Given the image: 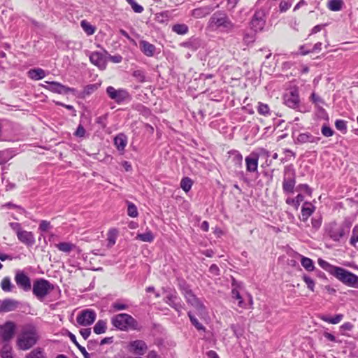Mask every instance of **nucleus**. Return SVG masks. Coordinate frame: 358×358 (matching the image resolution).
I'll use <instances>...</instances> for the list:
<instances>
[{"mask_svg": "<svg viewBox=\"0 0 358 358\" xmlns=\"http://www.w3.org/2000/svg\"><path fill=\"white\" fill-rule=\"evenodd\" d=\"M358 243V224L355 225L352 229V236L350 240V243L352 246H355Z\"/></svg>", "mask_w": 358, "mask_h": 358, "instance_id": "nucleus-48", "label": "nucleus"}, {"mask_svg": "<svg viewBox=\"0 0 358 358\" xmlns=\"http://www.w3.org/2000/svg\"><path fill=\"white\" fill-rule=\"evenodd\" d=\"M1 358H13L12 355V348L8 344H5L1 352Z\"/></svg>", "mask_w": 358, "mask_h": 358, "instance_id": "nucleus-47", "label": "nucleus"}, {"mask_svg": "<svg viewBox=\"0 0 358 358\" xmlns=\"http://www.w3.org/2000/svg\"><path fill=\"white\" fill-rule=\"evenodd\" d=\"M187 315L189 318L191 324L198 331H202L203 332H205L206 331V328L201 322H199L198 319L195 317V315L191 311H189L187 313Z\"/></svg>", "mask_w": 358, "mask_h": 358, "instance_id": "nucleus-32", "label": "nucleus"}, {"mask_svg": "<svg viewBox=\"0 0 358 358\" xmlns=\"http://www.w3.org/2000/svg\"><path fill=\"white\" fill-rule=\"evenodd\" d=\"M19 303L16 300L7 299L3 301L0 300V312H10L15 310L18 307Z\"/></svg>", "mask_w": 358, "mask_h": 358, "instance_id": "nucleus-19", "label": "nucleus"}, {"mask_svg": "<svg viewBox=\"0 0 358 358\" xmlns=\"http://www.w3.org/2000/svg\"><path fill=\"white\" fill-rule=\"evenodd\" d=\"M114 144L118 150H123L127 145V138L122 134H118L114 138Z\"/></svg>", "mask_w": 358, "mask_h": 358, "instance_id": "nucleus-30", "label": "nucleus"}, {"mask_svg": "<svg viewBox=\"0 0 358 358\" xmlns=\"http://www.w3.org/2000/svg\"><path fill=\"white\" fill-rule=\"evenodd\" d=\"M70 340L73 343V344L78 348L80 352L83 355L84 358H90V354L86 351L85 348L80 345L76 340V336L72 333H69V335Z\"/></svg>", "mask_w": 358, "mask_h": 358, "instance_id": "nucleus-37", "label": "nucleus"}, {"mask_svg": "<svg viewBox=\"0 0 358 358\" xmlns=\"http://www.w3.org/2000/svg\"><path fill=\"white\" fill-rule=\"evenodd\" d=\"M26 358H46V355L43 349L37 348L28 353Z\"/></svg>", "mask_w": 358, "mask_h": 358, "instance_id": "nucleus-40", "label": "nucleus"}, {"mask_svg": "<svg viewBox=\"0 0 358 358\" xmlns=\"http://www.w3.org/2000/svg\"><path fill=\"white\" fill-rule=\"evenodd\" d=\"M16 326L13 322L8 321L0 326V336L3 341H10L15 334Z\"/></svg>", "mask_w": 358, "mask_h": 358, "instance_id": "nucleus-13", "label": "nucleus"}, {"mask_svg": "<svg viewBox=\"0 0 358 358\" xmlns=\"http://www.w3.org/2000/svg\"><path fill=\"white\" fill-rule=\"evenodd\" d=\"M55 104L57 105V106H63L65 108L69 110H71L73 112V116H76V110H75L74 107L71 105H67V104H65V103H63L62 102H59V101H55Z\"/></svg>", "mask_w": 358, "mask_h": 358, "instance_id": "nucleus-58", "label": "nucleus"}, {"mask_svg": "<svg viewBox=\"0 0 358 358\" xmlns=\"http://www.w3.org/2000/svg\"><path fill=\"white\" fill-rule=\"evenodd\" d=\"M28 77L34 80H38L41 79H43L45 77L46 73L45 71L41 69V68H36V69H30L27 72Z\"/></svg>", "mask_w": 358, "mask_h": 358, "instance_id": "nucleus-26", "label": "nucleus"}, {"mask_svg": "<svg viewBox=\"0 0 358 358\" xmlns=\"http://www.w3.org/2000/svg\"><path fill=\"white\" fill-rule=\"evenodd\" d=\"M45 83H47V85L42 84L41 87L43 89L52 92L53 93L64 94H68L69 92L75 93L76 92V90L74 88L64 85L62 83L56 81H45Z\"/></svg>", "mask_w": 358, "mask_h": 358, "instance_id": "nucleus-10", "label": "nucleus"}, {"mask_svg": "<svg viewBox=\"0 0 358 358\" xmlns=\"http://www.w3.org/2000/svg\"><path fill=\"white\" fill-rule=\"evenodd\" d=\"M148 350L146 343L143 341H136V355H143Z\"/></svg>", "mask_w": 358, "mask_h": 358, "instance_id": "nucleus-42", "label": "nucleus"}, {"mask_svg": "<svg viewBox=\"0 0 358 358\" xmlns=\"http://www.w3.org/2000/svg\"><path fill=\"white\" fill-rule=\"evenodd\" d=\"M297 189L301 192H305L308 196H312V189L307 184H299L297 186Z\"/></svg>", "mask_w": 358, "mask_h": 358, "instance_id": "nucleus-52", "label": "nucleus"}, {"mask_svg": "<svg viewBox=\"0 0 358 358\" xmlns=\"http://www.w3.org/2000/svg\"><path fill=\"white\" fill-rule=\"evenodd\" d=\"M192 185V180L187 177L183 178L180 181V187L186 193L191 189Z\"/></svg>", "mask_w": 358, "mask_h": 358, "instance_id": "nucleus-45", "label": "nucleus"}, {"mask_svg": "<svg viewBox=\"0 0 358 358\" xmlns=\"http://www.w3.org/2000/svg\"><path fill=\"white\" fill-rule=\"evenodd\" d=\"M119 231L115 228H110L106 234L107 248H111L116 243Z\"/></svg>", "mask_w": 358, "mask_h": 358, "instance_id": "nucleus-23", "label": "nucleus"}, {"mask_svg": "<svg viewBox=\"0 0 358 358\" xmlns=\"http://www.w3.org/2000/svg\"><path fill=\"white\" fill-rule=\"evenodd\" d=\"M192 16L194 18L199 19L206 17L209 13L207 8H198L192 10Z\"/></svg>", "mask_w": 358, "mask_h": 358, "instance_id": "nucleus-41", "label": "nucleus"}, {"mask_svg": "<svg viewBox=\"0 0 358 358\" xmlns=\"http://www.w3.org/2000/svg\"><path fill=\"white\" fill-rule=\"evenodd\" d=\"M259 154L257 152H251L245 159L246 171L248 172L254 173L257 171L258 162H259Z\"/></svg>", "mask_w": 358, "mask_h": 358, "instance_id": "nucleus-18", "label": "nucleus"}, {"mask_svg": "<svg viewBox=\"0 0 358 358\" xmlns=\"http://www.w3.org/2000/svg\"><path fill=\"white\" fill-rule=\"evenodd\" d=\"M164 301L171 308L176 310L180 315L184 308L180 298L178 296L176 292H169L165 297Z\"/></svg>", "mask_w": 358, "mask_h": 358, "instance_id": "nucleus-14", "label": "nucleus"}, {"mask_svg": "<svg viewBox=\"0 0 358 358\" xmlns=\"http://www.w3.org/2000/svg\"><path fill=\"white\" fill-rule=\"evenodd\" d=\"M234 28V24L227 13L222 11L215 12L209 18L206 29L210 31L229 32Z\"/></svg>", "mask_w": 358, "mask_h": 358, "instance_id": "nucleus-1", "label": "nucleus"}, {"mask_svg": "<svg viewBox=\"0 0 358 358\" xmlns=\"http://www.w3.org/2000/svg\"><path fill=\"white\" fill-rule=\"evenodd\" d=\"M344 2L343 0H329L327 8L331 11H339L342 10Z\"/></svg>", "mask_w": 358, "mask_h": 358, "instance_id": "nucleus-31", "label": "nucleus"}, {"mask_svg": "<svg viewBox=\"0 0 358 358\" xmlns=\"http://www.w3.org/2000/svg\"><path fill=\"white\" fill-rule=\"evenodd\" d=\"M53 289L54 285L44 278L36 279L32 287L33 294L40 301H42Z\"/></svg>", "mask_w": 358, "mask_h": 358, "instance_id": "nucleus-5", "label": "nucleus"}, {"mask_svg": "<svg viewBox=\"0 0 358 358\" xmlns=\"http://www.w3.org/2000/svg\"><path fill=\"white\" fill-rule=\"evenodd\" d=\"M303 199L304 196L301 194H299L295 198H287L285 201L287 204L294 206L297 210Z\"/></svg>", "mask_w": 358, "mask_h": 358, "instance_id": "nucleus-33", "label": "nucleus"}, {"mask_svg": "<svg viewBox=\"0 0 358 358\" xmlns=\"http://www.w3.org/2000/svg\"><path fill=\"white\" fill-rule=\"evenodd\" d=\"M96 318V314L94 310L85 309L77 315L76 321L79 325L87 327L92 324Z\"/></svg>", "mask_w": 358, "mask_h": 358, "instance_id": "nucleus-11", "label": "nucleus"}, {"mask_svg": "<svg viewBox=\"0 0 358 358\" xmlns=\"http://www.w3.org/2000/svg\"><path fill=\"white\" fill-rule=\"evenodd\" d=\"M292 5V1L290 0H281L279 3V11L280 13L287 12Z\"/></svg>", "mask_w": 358, "mask_h": 358, "instance_id": "nucleus-46", "label": "nucleus"}, {"mask_svg": "<svg viewBox=\"0 0 358 358\" xmlns=\"http://www.w3.org/2000/svg\"><path fill=\"white\" fill-rule=\"evenodd\" d=\"M106 94L110 99L118 104L128 102L132 99L131 96L126 90L115 89L113 86L107 87Z\"/></svg>", "mask_w": 358, "mask_h": 358, "instance_id": "nucleus-7", "label": "nucleus"}, {"mask_svg": "<svg viewBox=\"0 0 358 358\" xmlns=\"http://www.w3.org/2000/svg\"><path fill=\"white\" fill-rule=\"evenodd\" d=\"M315 208L310 202H305L301 208V220L306 222L314 213Z\"/></svg>", "mask_w": 358, "mask_h": 358, "instance_id": "nucleus-24", "label": "nucleus"}, {"mask_svg": "<svg viewBox=\"0 0 358 358\" xmlns=\"http://www.w3.org/2000/svg\"><path fill=\"white\" fill-rule=\"evenodd\" d=\"M9 224L11 229L16 233L17 236L18 233L21 232L23 230L21 227L20 224L18 222H10Z\"/></svg>", "mask_w": 358, "mask_h": 358, "instance_id": "nucleus-57", "label": "nucleus"}, {"mask_svg": "<svg viewBox=\"0 0 358 358\" xmlns=\"http://www.w3.org/2000/svg\"><path fill=\"white\" fill-rule=\"evenodd\" d=\"M311 224H312V227L315 229H318L321 224H322V220L321 219H315V218H313L311 220Z\"/></svg>", "mask_w": 358, "mask_h": 358, "instance_id": "nucleus-64", "label": "nucleus"}, {"mask_svg": "<svg viewBox=\"0 0 358 358\" xmlns=\"http://www.w3.org/2000/svg\"><path fill=\"white\" fill-rule=\"evenodd\" d=\"M38 338L35 327L31 324L24 325L17 336V346L20 350H27L36 343Z\"/></svg>", "mask_w": 358, "mask_h": 358, "instance_id": "nucleus-2", "label": "nucleus"}, {"mask_svg": "<svg viewBox=\"0 0 358 358\" xmlns=\"http://www.w3.org/2000/svg\"><path fill=\"white\" fill-rule=\"evenodd\" d=\"M321 132H322V135L326 137H330L334 135L333 129L331 127L326 126V125L322 126Z\"/></svg>", "mask_w": 358, "mask_h": 358, "instance_id": "nucleus-53", "label": "nucleus"}, {"mask_svg": "<svg viewBox=\"0 0 358 358\" xmlns=\"http://www.w3.org/2000/svg\"><path fill=\"white\" fill-rule=\"evenodd\" d=\"M80 334L85 340H87L91 334V329H82L80 330Z\"/></svg>", "mask_w": 358, "mask_h": 358, "instance_id": "nucleus-61", "label": "nucleus"}, {"mask_svg": "<svg viewBox=\"0 0 358 358\" xmlns=\"http://www.w3.org/2000/svg\"><path fill=\"white\" fill-rule=\"evenodd\" d=\"M296 184V173L293 165L286 166L284 169L282 190L285 193L292 194Z\"/></svg>", "mask_w": 358, "mask_h": 358, "instance_id": "nucleus-6", "label": "nucleus"}, {"mask_svg": "<svg viewBox=\"0 0 358 358\" xmlns=\"http://www.w3.org/2000/svg\"><path fill=\"white\" fill-rule=\"evenodd\" d=\"M127 305L120 303V302H115L111 306V308L114 311L124 310L127 308Z\"/></svg>", "mask_w": 358, "mask_h": 358, "instance_id": "nucleus-55", "label": "nucleus"}, {"mask_svg": "<svg viewBox=\"0 0 358 358\" xmlns=\"http://www.w3.org/2000/svg\"><path fill=\"white\" fill-rule=\"evenodd\" d=\"M138 237L143 241H145V242H151L153 241V236L151 233H145V234H138Z\"/></svg>", "mask_w": 358, "mask_h": 358, "instance_id": "nucleus-54", "label": "nucleus"}, {"mask_svg": "<svg viewBox=\"0 0 358 358\" xmlns=\"http://www.w3.org/2000/svg\"><path fill=\"white\" fill-rule=\"evenodd\" d=\"M20 242L27 245H32L35 243V238L32 232L22 230L17 236Z\"/></svg>", "mask_w": 358, "mask_h": 358, "instance_id": "nucleus-20", "label": "nucleus"}, {"mask_svg": "<svg viewBox=\"0 0 358 358\" xmlns=\"http://www.w3.org/2000/svg\"><path fill=\"white\" fill-rule=\"evenodd\" d=\"M318 264L320 265V267H322L323 269H324L326 271H327L331 275H333L334 271L337 267L336 266H334L329 263L328 262L322 259H318Z\"/></svg>", "mask_w": 358, "mask_h": 358, "instance_id": "nucleus-39", "label": "nucleus"}, {"mask_svg": "<svg viewBox=\"0 0 358 358\" xmlns=\"http://www.w3.org/2000/svg\"><path fill=\"white\" fill-rule=\"evenodd\" d=\"M141 50L148 57H152L155 54V47L154 45L145 41H141L140 42Z\"/></svg>", "mask_w": 358, "mask_h": 358, "instance_id": "nucleus-25", "label": "nucleus"}, {"mask_svg": "<svg viewBox=\"0 0 358 358\" xmlns=\"http://www.w3.org/2000/svg\"><path fill=\"white\" fill-rule=\"evenodd\" d=\"M13 285L11 283L9 277H4L1 282V287L3 291L6 292H10L12 291Z\"/></svg>", "mask_w": 358, "mask_h": 358, "instance_id": "nucleus-44", "label": "nucleus"}, {"mask_svg": "<svg viewBox=\"0 0 358 358\" xmlns=\"http://www.w3.org/2000/svg\"><path fill=\"white\" fill-rule=\"evenodd\" d=\"M350 226L343 222L338 224L336 222L329 223L325 228L326 234L334 241L338 242L349 232Z\"/></svg>", "mask_w": 358, "mask_h": 358, "instance_id": "nucleus-4", "label": "nucleus"}, {"mask_svg": "<svg viewBox=\"0 0 358 358\" xmlns=\"http://www.w3.org/2000/svg\"><path fill=\"white\" fill-rule=\"evenodd\" d=\"M55 247L60 251L69 254L71 251L76 250L77 246L70 242H61L55 245Z\"/></svg>", "mask_w": 358, "mask_h": 358, "instance_id": "nucleus-27", "label": "nucleus"}, {"mask_svg": "<svg viewBox=\"0 0 358 358\" xmlns=\"http://www.w3.org/2000/svg\"><path fill=\"white\" fill-rule=\"evenodd\" d=\"M108 59L113 63H120L122 61V57L120 55H109Z\"/></svg>", "mask_w": 358, "mask_h": 358, "instance_id": "nucleus-60", "label": "nucleus"}, {"mask_svg": "<svg viewBox=\"0 0 358 358\" xmlns=\"http://www.w3.org/2000/svg\"><path fill=\"white\" fill-rule=\"evenodd\" d=\"M90 62L101 70L106 68L107 62L104 55L98 51L91 52L90 57Z\"/></svg>", "mask_w": 358, "mask_h": 358, "instance_id": "nucleus-16", "label": "nucleus"}, {"mask_svg": "<svg viewBox=\"0 0 358 358\" xmlns=\"http://www.w3.org/2000/svg\"><path fill=\"white\" fill-rule=\"evenodd\" d=\"M94 332L96 334H104L107 329V322L106 320H99L94 326Z\"/></svg>", "mask_w": 358, "mask_h": 358, "instance_id": "nucleus-35", "label": "nucleus"}, {"mask_svg": "<svg viewBox=\"0 0 358 358\" xmlns=\"http://www.w3.org/2000/svg\"><path fill=\"white\" fill-rule=\"evenodd\" d=\"M303 280L306 282L307 287L312 292L315 290V282L314 280L308 275H303Z\"/></svg>", "mask_w": 358, "mask_h": 358, "instance_id": "nucleus-51", "label": "nucleus"}, {"mask_svg": "<svg viewBox=\"0 0 358 358\" xmlns=\"http://www.w3.org/2000/svg\"><path fill=\"white\" fill-rule=\"evenodd\" d=\"M14 279L19 288L22 289L24 292H29L31 290V279L23 271H17L15 273Z\"/></svg>", "mask_w": 358, "mask_h": 358, "instance_id": "nucleus-15", "label": "nucleus"}, {"mask_svg": "<svg viewBox=\"0 0 358 358\" xmlns=\"http://www.w3.org/2000/svg\"><path fill=\"white\" fill-rule=\"evenodd\" d=\"M75 136L78 137H83L85 134V129L83 127V125L79 124L77 127L76 131H75Z\"/></svg>", "mask_w": 358, "mask_h": 358, "instance_id": "nucleus-59", "label": "nucleus"}, {"mask_svg": "<svg viewBox=\"0 0 358 358\" xmlns=\"http://www.w3.org/2000/svg\"><path fill=\"white\" fill-rule=\"evenodd\" d=\"M320 140V137H315L313 136L310 133L306 132V133H301L298 135L296 137V143L300 144H303L306 143H318L319 141Z\"/></svg>", "mask_w": 358, "mask_h": 358, "instance_id": "nucleus-21", "label": "nucleus"}, {"mask_svg": "<svg viewBox=\"0 0 358 358\" xmlns=\"http://www.w3.org/2000/svg\"><path fill=\"white\" fill-rule=\"evenodd\" d=\"M266 11L263 9H259L255 11L251 21L250 27L255 32L263 31L266 24Z\"/></svg>", "mask_w": 358, "mask_h": 358, "instance_id": "nucleus-9", "label": "nucleus"}, {"mask_svg": "<svg viewBox=\"0 0 358 358\" xmlns=\"http://www.w3.org/2000/svg\"><path fill=\"white\" fill-rule=\"evenodd\" d=\"M232 289H231V297L238 300V306L241 308H246V303L243 300V298L240 294L239 287L240 285L237 284L235 281L232 282Z\"/></svg>", "mask_w": 358, "mask_h": 358, "instance_id": "nucleus-22", "label": "nucleus"}, {"mask_svg": "<svg viewBox=\"0 0 358 358\" xmlns=\"http://www.w3.org/2000/svg\"><path fill=\"white\" fill-rule=\"evenodd\" d=\"M172 31L179 35H185L188 33L189 28L185 24H176L172 26Z\"/></svg>", "mask_w": 358, "mask_h": 358, "instance_id": "nucleus-38", "label": "nucleus"}, {"mask_svg": "<svg viewBox=\"0 0 358 358\" xmlns=\"http://www.w3.org/2000/svg\"><path fill=\"white\" fill-rule=\"evenodd\" d=\"M285 104L291 108H296L299 105V95L297 89H292L285 96Z\"/></svg>", "mask_w": 358, "mask_h": 358, "instance_id": "nucleus-17", "label": "nucleus"}, {"mask_svg": "<svg viewBox=\"0 0 358 358\" xmlns=\"http://www.w3.org/2000/svg\"><path fill=\"white\" fill-rule=\"evenodd\" d=\"M335 127L338 130L343 133H345L347 131V124L345 120H336L335 122Z\"/></svg>", "mask_w": 358, "mask_h": 358, "instance_id": "nucleus-50", "label": "nucleus"}, {"mask_svg": "<svg viewBox=\"0 0 358 358\" xmlns=\"http://www.w3.org/2000/svg\"><path fill=\"white\" fill-rule=\"evenodd\" d=\"M354 325L350 322H345L340 327L341 329L344 331H351Z\"/></svg>", "mask_w": 358, "mask_h": 358, "instance_id": "nucleus-63", "label": "nucleus"}, {"mask_svg": "<svg viewBox=\"0 0 358 358\" xmlns=\"http://www.w3.org/2000/svg\"><path fill=\"white\" fill-rule=\"evenodd\" d=\"M80 27H82V29H83V31L87 36L93 35L96 30V27L91 24L86 20H81Z\"/></svg>", "mask_w": 358, "mask_h": 358, "instance_id": "nucleus-29", "label": "nucleus"}, {"mask_svg": "<svg viewBox=\"0 0 358 358\" xmlns=\"http://www.w3.org/2000/svg\"><path fill=\"white\" fill-rule=\"evenodd\" d=\"M133 317L126 313H120L111 318L112 324L117 329L122 331L127 330L133 323Z\"/></svg>", "mask_w": 358, "mask_h": 358, "instance_id": "nucleus-8", "label": "nucleus"}, {"mask_svg": "<svg viewBox=\"0 0 358 358\" xmlns=\"http://www.w3.org/2000/svg\"><path fill=\"white\" fill-rule=\"evenodd\" d=\"M243 43L249 45L255 42V34L253 33H245L243 38Z\"/></svg>", "mask_w": 358, "mask_h": 358, "instance_id": "nucleus-49", "label": "nucleus"}, {"mask_svg": "<svg viewBox=\"0 0 358 358\" xmlns=\"http://www.w3.org/2000/svg\"><path fill=\"white\" fill-rule=\"evenodd\" d=\"M333 275L345 285L350 287L355 274L342 267L337 266Z\"/></svg>", "mask_w": 358, "mask_h": 358, "instance_id": "nucleus-12", "label": "nucleus"}, {"mask_svg": "<svg viewBox=\"0 0 358 358\" xmlns=\"http://www.w3.org/2000/svg\"><path fill=\"white\" fill-rule=\"evenodd\" d=\"M186 302L194 308L196 314L201 318L205 319L208 315L206 307L190 289H184L182 292Z\"/></svg>", "mask_w": 358, "mask_h": 358, "instance_id": "nucleus-3", "label": "nucleus"}, {"mask_svg": "<svg viewBox=\"0 0 358 358\" xmlns=\"http://www.w3.org/2000/svg\"><path fill=\"white\" fill-rule=\"evenodd\" d=\"M50 228V222L47 220H42L39 224L38 229L41 231H47Z\"/></svg>", "mask_w": 358, "mask_h": 358, "instance_id": "nucleus-56", "label": "nucleus"}, {"mask_svg": "<svg viewBox=\"0 0 358 358\" xmlns=\"http://www.w3.org/2000/svg\"><path fill=\"white\" fill-rule=\"evenodd\" d=\"M145 76L141 71H136V81L143 83L145 81Z\"/></svg>", "mask_w": 358, "mask_h": 358, "instance_id": "nucleus-62", "label": "nucleus"}, {"mask_svg": "<svg viewBox=\"0 0 358 358\" xmlns=\"http://www.w3.org/2000/svg\"><path fill=\"white\" fill-rule=\"evenodd\" d=\"M257 110L259 115L265 117H268L271 115V110L268 105L262 102H258Z\"/></svg>", "mask_w": 358, "mask_h": 358, "instance_id": "nucleus-36", "label": "nucleus"}, {"mask_svg": "<svg viewBox=\"0 0 358 358\" xmlns=\"http://www.w3.org/2000/svg\"><path fill=\"white\" fill-rule=\"evenodd\" d=\"M230 159L234 164L236 168H241L243 163V155L238 151L231 152Z\"/></svg>", "mask_w": 358, "mask_h": 358, "instance_id": "nucleus-34", "label": "nucleus"}, {"mask_svg": "<svg viewBox=\"0 0 358 358\" xmlns=\"http://www.w3.org/2000/svg\"><path fill=\"white\" fill-rule=\"evenodd\" d=\"M301 264L308 271H312L315 268L313 260L308 257H302Z\"/></svg>", "mask_w": 358, "mask_h": 358, "instance_id": "nucleus-43", "label": "nucleus"}, {"mask_svg": "<svg viewBox=\"0 0 358 358\" xmlns=\"http://www.w3.org/2000/svg\"><path fill=\"white\" fill-rule=\"evenodd\" d=\"M343 317L344 315L343 314H337L334 317H329L326 315H322L320 316L321 320L332 324H336L340 323L343 319Z\"/></svg>", "mask_w": 358, "mask_h": 358, "instance_id": "nucleus-28", "label": "nucleus"}]
</instances>
